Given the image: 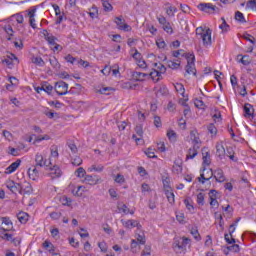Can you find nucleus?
<instances>
[{
    "label": "nucleus",
    "instance_id": "nucleus-1",
    "mask_svg": "<svg viewBox=\"0 0 256 256\" xmlns=\"http://www.w3.org/2000/svg\"><path fill=\"white\" fill-rule=\"evenodd\" d=\"M187 245H191V239L187 237L174 238L172 249L175 253H181V251H187Z\"/></svg>",
    "mask_w": 256,
    "mask_h": 256
},
{
    "label": "nucleus",
    "instance_id": "nucleus-2",
    "mask_svg": "<svg viewBox=\"0 0 256 256\" xmlns=\"http://www.w3.org/2000/svg\"><path fill=\"white\" fill-rule=\"evenodd\" d=\"M211 29H203V27H198L196 28V35L198 37V39H201L203 42L204 47H209L212 45V41H211Z\"/></svg>",
    "mask_w": 256,
    "mask_h": 256
},
{
    "label": "nucleus",
    "instance_id": "nucleus-3",
    "mask_svg": "<svg viewBox=\"0 0 256 256\" xmlns=\"http://www.w3.org/2000/svg\"><path fill=\"white\" fill-rule=\"evenodd\" d=\"M46 171H49L48 177H51V179H59L63 175L61 168L58 165H53L51 161H49Z\"/></svg>",
    "mask_w": 256,
    "mask_h": 256
},
{
    "label": "nucleus",
    "instance_id": "nucleus-4",
    "mask_svg": "<svg viewBox=\"0 0 256 256\" xmlns=\"http://www.w3.org/2000/svg\"><path fill=\"white\" fill-rule=\"evenodd\" d=\"M54 89L57 95H60V96L67 95V93H73L72 89L69 90V84H67L64 81L56 82Z\"/></svg>",
    "mask_w": 256,
    "mask_h": 256
},
{
    "label": "nucleus",
    "instance_id": "nucleus-5",
    "mask_svg": "<svg viewBox=\"0 0 256 256\" xmlns=\"http://www.w3.org/2000/svg\"><path fill=\"white\" fill-rule=\"evenodd\" d=\"M186 73L188 75H197V70L195 69V55L190 54L187 57V65L185 67Z\"/></svg>",
    "mask_w": 256,
    "mask_h": 256
},
{
    "label": "nucleus",
    "instance_id": "nucleus-6",
    "mask_svg": "<svg viewBox=\"0 0 256 256\" xmlns=\"http://www.w3.org/2000/svg\"><path fill=\"white\" fill-rule=\"evenodd\" d=\"M0 231H4V233H9V231H13V222L9 217H2L0 219Z\"/></svg>",
    "mask_w": 256,
    "mask_h": 256
},
{
    "label": "nucleus",
    "instance_id": "nucleus-7",
    "mask_svg": "<svg viewBox=\"0 0 256 256\" xmlns=\"http://www.w3.org/2000/svg\"><path fill=\"white\" fill-rule=\"evenodd\" d=\"M198 9L204 13H215V11H219V8L211 3H200Z\"/></svg>",
    "mask_w": 256,
    "mask_h": 256
},
{
    "label": "nucleus",
    "instance_id": "nucleus-8",
    "mask_svg": "<svg viewBox=\"0 0 256 256\" xmlns=\"http://www.w3.org/2000/svg\"><path fill=\"white\" fill-rule=\"evenodd\" d=\"M135 133L132 135V139L137 143V145L143 143V126L137 125L135 127Z\"/></svg>",
    "mask_w": 256,
    "mask_h": 256
},
{
    "label": "nucleus",
    "instance_id": "nucleus-9",
    "mask_svg": "<svg viewBox=\"0 0 256 256\" xmlns=\"http://www.w3.org/2000/svg\"><path fill=\"white\" fill-rule=\"evenodd\" d=\"M114 23H116L120 31H131V26L125 23V19H123V16L116 17Z\"/></svg>",
    "mask_w": 256,
    "mask_h": 256
},
{
    "label": "nucleus",
    "instance_id": "nucleus-10",
    "mask_svg": "<svg viewBox=\"0 0 256 256\" xmlns=\"http://www.w3.org/2000/svg\"><path fill=\"white\" fill-rule=\"evenodd\" d=\"M35 167H45V169H47V167H49V161H47L41 153H37L35 155Z\"/></svg>",
    "mask_w": 256,
    "mask_h": 256
},
{
    "label": "nucleus",
    "instance_id": "nucleus-11",
    "mask_svg": "<svg viewBox=\"0 0 256 256\" xmlns=\"http://www.w3.org/2000/svg\"><path fill=\"white\" fill-rule=\"evenodd\" d=\"M121 223L123 225V227H125L126 229H135V227H137V229H141V223H139V221L137 220H133V219H130V220H121Z\"/></svg>",
    "mask_w": 256,
    "mask_h": 256
},
{
    "label": "nucleus",
    "instance_id": "nucleus-12",
    "mask_svg": "<svg viewBox=\"0 0 256 256\" xmlns=\"http://www.w3.org/2000/svg\"><path fill=\"white\" fill-rule=\"evenodd\" d=\"M199 149H201L200 145L193 144V147L188 149V152L186 154V161H189V159H195L196 155H199Z\"/></svg>",
    "mask_w": 256,
    "mask_h": 256
},
{
    "label": "nucleus",
    "instance_id": "nucleus-13",
    "mask_svg": "<svg viewBox=\"0 0 256 256\" xmlns=\"http://www.w3.org/2000/svg\"><path fill=\"white\" fill-rule=\"evenodd\" d=\"M233 233H235V224L230 225L229 234L224 235V239L226 243H228L229 245H232L233 243H235V238H233Z\"/></svg>",
    "mask_w": 256,
    "mask_h": 256
},
{
    "label": "nucleus",
    "instance_id": "nucleus-14",
    "mask_svg": "<svg viewBox=\"0 0 256 256\" xmlns=\"http://www.w3.org/2000/svg\"><path fill=\"white\" fill-rule=\"evenodd\" d=\"M164 193L170 205H175V193H173V189H171L169 186H165Z\"/></svg>",
    "mask_w": 256,
    "mask_h": 256
},
{
    "label": "nucleus",
    "instance_id": "nucleus-15",
    "mask_svg": "<svg viewBox=\"0 0 256 256\" xmlns=\"http://www.w3.org/2000/svg\"><path fill=\"white\" fill-rule=\"evenodd\" d=\"M24 195H31L33 193V186H31V183L24 182L23 184H20V194Z\"/></svg>",
    "mask_w": 256,
    "mask_h": 256
},
{
    "label": "nucleus",
    "instance_id": "nucleus-16",
    "mask_svg": "<svg viewBox=\"0 0 256 256\" xmlns=\"http://www.w3.org/2000/svg\"><path fill=\"white\" fill-rule=\"evenodd\" d=\"M172 173H174V175H181V173H183V162L181 160L174 161Z\"/></svg>",
    "mask_w": 256,
    "mask_h": 256
},
{
    "label": "nucleus",
    "instance_id": "nucleus-17",
    "mask_svg": "<svg viewBox=\"0 0 256 256\" xmlns=\"http://www.w3.org/2000/svg\"><path fill=\"white\" fill-rule=\"evenodd\" d=\"M39 168L34 166L33 168L28 169V176L29 179L32 181H37L39 179Z\"/></svg>",
    "mask_w": 256,
    "mask_h": 256
},
{
    "label": "nucleus",
    "instance_id": "nucleus-18",
    "mask_svg": "<svg viewBox=\"0 0 256 256\" xmlns=\"http://www.w3.org/2000/svg\"><path fill=\"white\" fill-rule=\"evenodd\" d=\"M214 179H216V181L218 183H223L225 181V175L223 174V170L222 169H216L214 172H213V176Z\"/></svg>",
    "mask_w": 256,
    "mask_h": 256
},
{
    "label": "nucleus",
    "instance_id": "nucleus-19",
    "mask_svg": "<svg viewBox=\"0 0 256 256\" xmlns=\"http://www.w3.org/2000/svg\"><path fill=\"white\" fill-rule=\"evenodd\" d=\"M44 38H45V41H47V43L50 44L52 47L57 43L56 41H58L57 37L47 32V30H45Z\"/></svg>",
    "mask_w": 256,
    "mask_h": 256
},
{
    "label": "nucleus",
    "instance_id": "nucleus-20",
    "mask_svg": "<svg viewBox=\"0 0 256 256\" xmlns=\"http://www.w3.org/2000/svg\"><path fill=\"white\" fill-rule=\"evenodd\" d=\"M7 189H9L12 193L19 192L21 193V184L15 183V181H10L7 183Z\"/></svg>",
    "mask_w": 256,
    "mask_h": 256
},
{
    "label": "nucleus",
    "instance_id": "nucleus-21",
    "mask_svg": "<svg viewBox=\"0 0 256 256\" xmlns=\"http://www.w3.org/2000/svg\"><path fill=\"white\" fill-rule=\"evenodd\" d=\"M148 75L151 77L154 83H158V81H161V79H163L161 72L157 71V69L155 68H153Z\"/></svg>",
    "mask_w": 256,
    "mask_h": 256
},
{
    "label": "nucleus",
    "instance_id": "nucleus-22",
    "mask_svg": "<svg viewBox=\"0 0 256 256\" xmlns=\"http://www.w3.org/2000/svg\"><path fill=\"white\" fill-rule=\"evenodd\" d=\"M216 155L220 159H223L225 157V146H223V142L216 144Z\"/></svg>",
    "mask_w": 256,
    "mask_h": 256
},
{
    "label": "nucleus",
    "instance_id": "nucleus-23",
    "mask_svg": "<svg viewBox=\"0 0 256 256\" xmlns=\"http://www.w3.org/2000/svg\"><path fill=\"white\" fill-rule=\"evenodd\" d=\"M21 165V159H17L15 162H13L10 166L6 168L7 173H15L17 169H19V166Z\"/></svg>",
    "mask_w": 256,
    "mask_h": 256
},
{
    "label": "nucleus",
    "instance_id": "nucleus-24",
    "mask_svg": "<svg viewBox=\"0 0 256 256\" xmlns=\"http://www.w3.org/2000/svg\"><path fill=\"white\" fill-rule=\"evenodd\" d=\"M132 77L135 81H145V77H149V74L143 72H133Z\"/></svg>",
    "mask_w": 256,
    "mask_h": 256
},
{
    "label": "nucleus",
    "instance_id": "nucleus-25",
    "mask_svg": "<svg viewBox=\"0 0 256 256\" xmlns=\"http://www.w3.org/2000/svg\"><path fill=\"white\" fill-rule=\"evenodd\" d=\"M251 109H253V106L251 104H245L244 105V117L246 118H250L252 117H255V115L251 112Z\"/></svg>",
    "mask_w": 256,
    "mask_h": 256
},
{
    "label": "nucleus",
    "instance_id": "nucleus-26",
    "mask_svg": "<svg viewBox=\"0 0 256 256\" xmlns=\"http://www.w3.org/2000/svg\"><path fill=\"white\" fill-rule=\"evenodd\" d=\"M49 63L55 71H59V69H61V64L59 63V60H57L55 56L49 58Z\"/></svg>",
    "mask_w": 256,
    "mask_h": 256
},
{
    "label": "nucleus",
    "instance_id": "nucleus-27",
    "mask_svg": "<svg viewBox=\"0 0 256 256\" xmlns=\"http://www.w3.org/2000/svg\"><path fill=\"white\" fill-rule=\"evenodd\" d=\"M207 174L209 175L208 178L205 177L204 173L200 174L198 178L199 183L205 184V181H209L213 177V170H207Z\"/></svg>",
    "mask_w": 256,
    "mask_h": 256
},
{
    "label": "nucleus",
    "instance_id": "nucleus-28",
    "mask_svg": "<svg viewBox=\"0 0 256 256\" xmlns=\"http://www.w3.org/2000/svg\"><path fill=\"white\" fill-rule=\"evenodd\" d=\"M17 219L20 221V223L25 224L27 221H29V214L26 212H20L17 214Z\"/></svg>",
    "mask_w": 256,
    "mask_h": 256
},
{
    "label": "nucleus",
    "instance_id": "nucleus-29",
    "mask_svg": "<svg viewBox=\"0 0 256 256\" xmlns=\"http://www.w3.org/2000/svg\"><path fill=\"white\" fill-rule=\"evenodd\" d=\"M202 160L204 165H211V154L202 150Z\"/></svg>",
    "mask_w": 256,
    "mask_h": 256
},
{
    "label": "nucleus",
    "instance_id": "nucleus-30",
    "mask_svg": "<svg viewBox=\"0 0 256 256\" xmlns=\"http://www.w3.org/2000/svg\"><path fill=\"white\" fill-rule=\"evenodd\" d=\"M184 205L190 213H193V211H195V206H193V201L191 200V198L184 199Z\"/></svg>",
    "mask_w": 256,
    "mask_h": 256
},
{
    "label": "nucleus",
    "instance_id": "nucleus-31",
    "mask_svg": "<svg viewBox=\"0 0 256 256\" xmlns=\"http://www.w3.org/2000/svg\"><path fill=\"white\" fill-rule=\"evenodd\" d=\"M4 31L7 34V41H11V37H13V27L11 25L4 26Z\"/></svg>",
    "mask_w": 256,
    "mask_h": 256
},
{
    "label": "nucleus",
    "instance_id": "nucleus-32",
    "mask_svg": "<svg viewBox=\"0 0 256 256\" xmlns=\"http://www.w3.org/2000/svg\"><path fill=\"white\" fill-rule=\"evenodd\" d=\"M154 69L160 73V75H163V73H166L167 68L162 63H154Z\"/></svg>",
    "mask_w": 256,
    "mask_h": 256
},
{
    "label": "nucleus",
    "instance_id": "nucleus-33",
    "mask_svg": "<svg viewBox=\"0 0 256 256\" xmlns=\"http://www.w3.org/2000/svg\"><path fill=\"white\" fill-rule=\"evenodd\" d=\"M103 169H105V166L102 164H94L88 169V171H96V173H102Z\"/></svg>",
    "mask_w": 256,
    "mask_h": 256
},
{
    "label": "nucleus",
    "instance_id": "nucleus-34",
    "mask_svg": "<svg viewBox=\"0 0 256 256\" xmlns=\"http://www.w3.org/2000/svg\"><path fill=\"white\" fill-rule=\"evenodd\" d=\"M168 17H175V13H177V7L169 6V8H164Z\"/></svg>",
    "mask_w": 256,
    "mask_h": 256
},
{
    "label": "nucleus",
    "instance_id": "nucleus-35",
    "mask_svg": "<svg viewBox=\"0 0 256 256\" xmlns=\"http://www.w3.org/2000/svg\"><path fill=\"white\" fill-rule=\"evenodd\" d=\"M167 137L171 143H175V141H177V133L173 130H169L167 132Z\"/></svg>",
    "mask_w": 256,
    "mask_h": 256
},
{
    "label": "nucleus",
    "instance_id": "nucleus-36",
    "mask_svg": "<svg viewBox=\"0 0 256 256\" xmlns=\"http://www.w3.org/2000/svg\"><path fill=\"white\" fill-rule=\"evenodd\" d=\"M91 19H97L99 17V10L96 6H92L89 12Z\"/></svg>",
    "mask_w": 256,
    "mask_h": 256
},
{
    "label": "nucleus",
    "instance_id": "nucleus-37",
    "mask_svg": "<svg viewBox=\"0 0 256 256\" xmlns=\"http://www.w3.org/2000/svg\"><path fill=\"white\" fill-rule=\"evenodd\" d=\"M85 186H78L77 189L73 190L72 193H74V195H76L77 197H82L83 193H85Z\"/></svg>",
    "mask_w": 256,
    "mask_h": 256
},
{
    "label": "nucleus",
    "instance_id": "nucleus-38",
    "mask_svg": "<svg viewBox=\"0 0 256 256\" xmlns=\"http://www.w3.org/2000/svg\"><path fill=\"white\" fill-rule=\"evenodd\" d=\"M175 89H176L177 93L182 95V97H185V86H183V84L176 83Z\"/></svg>",
    "mask_w": 256,
    "mask_h": 256
},
{
    "label": "nucleus",
    "instance_id": "nucleus-39",
    "mask_svg": "<svg viewBox=\"0 0 256 256\" xmlns=\"http://www.w3.org/2000/svg\"><path fill=\"white\" fill-rule=\"evenodd\" d=\"M84 181L88 185H97V180H95L92 175H86Z\"/></svg>",
    "mask_w": 256,
    "mask_h": 256
},
{
    "label": "nucleus",
    "instance_id": "nucleus-40",
    "mask_svg": "<svg viewBox=\"0 0 256 256\" xmlns=\"http://www.w3.org/2000/svg\"><path fill=\"white\" fill-rule=\"evenodd\" d=\"M118 212L123 213L124 215H129V207L127 205L122 204L117 206Z\"/></svg>",
    "mask_w": 256,
    "mask_h": 256
},
{
    "label": "nucleus",
    "instance_id": "nucleus-41",
    "mask_svg": "<svg viewBox=\"0 0 256 256\" xmlns=\"http://www.w3.org/2000/svg\"><path fill=\"white\" fill-rule=\"evenodd\" d=\"M102 1V6L104 8V11H113V5L109 3V0H101Z\"/></svg>",
    "mask_w": 256,
    "mask_h": 256
},
{
    "label": "nucleus",
    "instance_id": "nucleus-42",
    "mask_svg": "<svg viewBox=\"0 0 256 256\" xmlns=\"http://www.w3.org/2000/svg\"><path fill=\"white\" fill-rule=\"evenodd\" d=\"M235 19L238 21V23H247V20H245V16L243 13L237 11L235 13Z\"/></svg>",
    "mask_w": 256,
    "mask_h": 256
},
{
    "label": "nucleus",
    "instance_id": "nucleus-43",
    "mask_svg": "<svg viewBox=\"0 0 256 256\" xmlns=\"http://www.w3.org/2000/svg\"><path fill=\"white\" fill-rule=\"evenodd\" d=\"M190 233L192 237H194L195 241H201V234H199V230H197V228H192Z\"/></svg>",
    "mask_w": 256,
    "mask_h": 256
},
{
    "label": "nucleus",
    "instance_id": "nucleus-44",
    "mask_svg": "<svg viewBox=\"0 0 256 256\" xmlns=\"http://www.w3.org/2000/svg\"><path fill=\"white\" fill-rule=\"evenodd\" d=\"M32 63L38 65V67H45V61L41 57H35L32 59Z\"/></svg>",
    "mask_w": 256,
    "mask_h": 256
},
{
    "label": "nucleus",
    "instance_id": "nucleus-45",
    "mask_svg": "<svg viewBox=\"0 0 256 256\" xmlns=\"http://www.w3.org/2000/svg\"><path fill=\"white\" fill-rule=\"evenodd\" d=\"M0 239L3 241H11L12 240V234H9L5 231L0 232Z\"/></svg>",
    "mask_w": 256,
    "mask_h": 256
},
{
    "label": "nucleus",
    "instance_id": "nucleus-46",
    "mask_svg": "<svg viewBox=\"0 0 256 256\" xmlns=\"http://www.w3.org/2000/svg\"><path fill=\"white\" fill-rule=\"evenodd\" d=\"M221 21H222V24L219 26V29H221L224 32L229 31L230 26H229V24H227V21L225 20V18L222 17Z\"/></svg>",
    "mask_w": 256,
    "mask_h": 256
},
{
    "label": "nucleus",
    "instance_id": "nucleus-47",
    "mask_svg": "<svg viewBox=\"0 0 256 256\" xmlns=\"http://www.w3.org/2000/svg\"><path fill=\"white\" fill-rule=\"evenodd\" d=\"M42 245H43L44 249H48L49 253H53V251H55V247L49 241H45Z\"/></svg>",
    "mask_w": 256,
    "mask_h": 256
},
{
    "label": "nucleus",
    "instance_id": "nucleus-48",
    "mask_svg": "<svg viewBox=\"0 0 256 256\" xmlns=\"http://www.w3.org/2000/svg\"><path fill=\"white\" fill-rule=\"evenodd\" d=\"M162 29L168 34V35H173V27L171 26V23L164 24L162 26Z\"/></svg>",
    "mask_w": 256,
    "mask_h": 256
},
{
    "label": "nucleus",
    "instance_id": "nucleus-49",
    "mask_svg": "<svg viewBox=\"0 0 256 256\" xmlns=\"http://www.w3.org/2000/svg\"><path fill=\"white\" fill-rule=\"evenodd\" d=\"M111 91H115V89H113L112 87H103L98 90V93H101V95H110L109 92Z\"/></svg>",
    "mask_w": 256,
    "mask_h": 256
},
{
    "label": "nucleus",
    "instance_id": "nucleus-50",
    "mask_svg": "<svg viewBox=\"0 0 256 256\" xmlns=\"http://www.w3.org/2000/svg\"><path fill=\"white\" fill-rule=\"evenodd\" d=\"M196 201L201 207H203V205H205V194L201 192L198 193Z\"/></svg>",
    "mask_w": 256,
    "mask_h": 256
},
{
    "label": "nucleus",
    "instance_id": "nucleus-51",
    "mask_svg": "<svg viewBox=\"0 0 256 256\" xmlns=\"http://www.w3.org/2000/svg\"><path fill=\"white\" fill-rule=\"evenodd\" d=\"M51 137L49 135H44V136H35L34 143H41V141H49Z\"/></svg>",
    "mask_w": 256,
    "mask_h": 256
},
{
    "label": "nucleus",
    "instance_id": "nucleus-52",
    "mask_svg": "<svg viewBox=\"0 0 256 256\" xmlns=\"http://www.w3.org/2000/svg\"><path fill=\"white\" fill-rule=\"evenodd\" d=\"M145 155L149 157V159H157V155H155V152L152 150V148H148L144 151Z\"/></svg>",
    "mask_w": 256,
    "mask_h": 256
},
{
    "label": "nucleus",
    "instance_id": "nucleus-53",
    "mask_svg": "<svg viewBox=\"0 0 256 256\" xmlns=\"http://www.w3.org/2000/svg\"><path fill=\"white\" fill-rule=\"evenodd\" d=\"M40 91H45V93L51 94V91H53V87L51 84H43L40 88Z\"/></svg>",
    "mask_w": 256,
    "mask_h": 256
},
{
    "label": "nucleus",
    "instance_id": "nucleus-54",
    "mask_svg": "<svg viewBox=\"0 0 256 256\" xmlns=\"http://www.w3.org/2000/svg\"><path fill=\"white\" fill-rule=\"evenodd\" d=\"M87 174V172L84 170L83 167H79L76 171H75V175L76 177H85V175Z\"/></svg>",
    "mask_w": 256,
    "mask_h": 256
},
{
    "label": "nucleus",
    "instance_id": "nucleus-55",
    "mask_svg": "<svg viewBox=\"0 0 256 256\" xmlns=\"http://www.w3.org/2000/svg\"><path fill=\"white\" fill-rule=\"evenodd\" d=\"M167 63L170 69H179V67H181V63L179 62L169 60Z\"/></svg>",
    "mask_w": 256,
    "mask_h": 256
},
{
    "label": "nucleus",
    "instance_id": "nucleus-56",
    "mask_svg": "<svg viewBox=\"0 0 256 256\" xmlns=\"http://www.w3.org/2000/svg\"><path fill=\"white\" fill-rule=\"evenodd\" d=\"M194 105H195V107H197L198 109H205V102H203V100L195 99Z\"/></svg>",
    "mask_w": 256,
    "mask_h": 256
},
{
    "label": "nucleus",
    "instance_id": "nucleus-57",
    "mask_svg": "<svg viewBox=\"0 0 256 256\" xmlns=\"http://www.w3.org/2000/svg\"><path fill=\"white\" fill-rule=\"evenodd\" d=\"M246 9H252V11H256V1L250 0L246 4Z\"/></svg>",
    "mask_w": 256,
    "mask_h": 256
},
{
    "label": "nucleus",
    "instance_id": "nucleus-58",
    "mask_svg": "<svg viewBox=\"0 0 256 256\" xmlns=\"http://www.w3.org/2000/svg\"><path fill=\"white\" fill-rule=\"evenodd\" d=\"M208 132L212 135H217V127H215V124L211 123L207 126Z\"/></svg>",
    "mask_w": 256,
    "mask_h": 256
},
{
    "label": "nucleus",
    "instance_id": "nucleus-59",
    "mask_svg": "<svg viewBox=\"0 0 256 256\" xmlns=\"http://www.w3.org/2000/svg\"><path fill=\"white\" fill-rule=\"evenodd\" d=\"M60 202L62 203V205H67L69 207L71 205V198L67 196H62L60 198Z\"/></svg>",
    "mask_w": 256,
    "mask_h": 256
},
{
    "label": "nucleus",
    "instance_id": "nucleus-60",
    "mask_svg": "<svg viewBox=\"0 0 256 256\" xmlns=\"http://www.w3.org/2000/svg\"><path fill=\"white\" fill-rule=\"evenodd\" d=\"M68 148L70 149L72 155L77 154L78 149H77V145H75V143L69 142L68 143Z\"/></svg>",
    "mask_w": 256,
    "mask_h": 256
},
{
    "label": "nucleus",
    "instance_id": "nucleus-61",
    "mask_svg": "<svg viewBox=\"0 0 256 256\" xmlns=\"http://www.w3.org/2000/svg\"><path fill=\"white\" fill-rule=\"evenodd\" d=\"M35 13H37V6H33L28 10V17L29 19L35 18Z\"/></svg>",
    "mask_w": 256,
    "mask_h": 256
},
{
    "label": "nucleus",
    "instance_id": "nucleus-62",
    "mask_svg": "<svg viewBox=\"0 0 256 256\" xmlns=\"http://www.w3.org/2000/svg\"><path fill=\"white\" fill-rule=\"evenodd\" d=\"M240 63H242V65H249L251 63V58H249V55H244L242 56Z\"/></svg>",
    "mask_w": 256,
    "mask_h": 256
},
{
    "label": "nucleus",
    "instance_id": "nucleus-63",
    "mask_svg": "<svg viewBox=\"0 0 256 256\" xmlns=\"http://www.w3.org/2000/svg\"><path fill=\"white\" fill-rule=\"evenodd\" d=\"M157 19H158V23H160L162 27L169 23L167 21V18H165V16L163 15H160L159 17H157Z\"/></svg>",
    "mask_w": 256,
    "mask_h": 256
},
{
    "label": "nucleus",
    "instance_id": "nucleus-64",
    "mask_svg": "<svg viewBox=\"0 0 256 256\" xmlns=\"http://www.w3.org/2000/svg\"><path fill=\"white\" fill-rule=\"evenodd\" d=\"M141 256H151V246H145Z\"/></svg>",
    "mask_w": 256,
    "mask_h": 256
}]
</instances>
